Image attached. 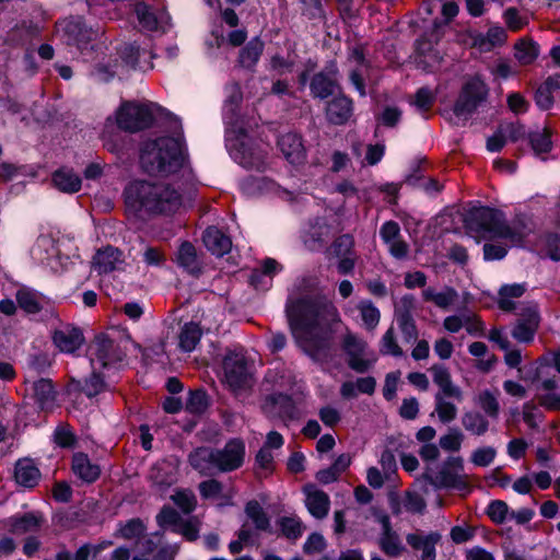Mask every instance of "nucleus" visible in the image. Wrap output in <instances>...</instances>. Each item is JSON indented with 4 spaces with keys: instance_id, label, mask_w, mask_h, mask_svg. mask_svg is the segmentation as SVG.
Instances as JSON below:
<instances>
[{
    "instance_id": "obj_1",
    "label": "nucleus",
    "mask_w": 560,
    "mask_h": 560,
    "mask_svg": "<svg viewBox=\"0 0 560 560\" xmlns=\"http://www.w3.org/2000/svg\"><path fill=\"white\" fill-rule=\"evenodd\" d=\"M287 315L298 346L323 365L331 362L337 352L331 340L339 324L336 306L325 298H303L288 303Z\"/></svg>"
},
{
    "instance_id": "obj_2",
    "label": "nucleus",
    "mask_w": 560,
    "mask_h": 560,
    "mask_svg": "<svg viewBox=\"0 0 560 560\" xmlns=\"http://www.w3.org/2000/svg\"><path fill=\"white\" fill-rule=\"evenodd\" d=\"M140 164L148 174L175 176L180 183L182 191L195 185V175L184 142H143L140 148Z\"/></svg>"
},
{
    "instance_id": "obj_3",
    "label": "nucleus",
    "mask_w": 560,
    "mask_h": 560,
    "mask_svg": "<svg viewBox=\"0 0 560 560\" xmlns=\"http://www.w3.org/2000/svg\"><path fill=\"white\" fill-rule=\"evenodd\" d=\"M125 202L136 211L170 213L182 206L183 192L171 184H151L144 180L131 182L124 191Z\"/></svg>"
},
{
    "instance_id": "obj_4",
    "label": "nucleus",
    "mask_w": 560,
    "mask_h": 560,
    "mask_svg": "<svg viewBox=\"0 0 560 560\" xmlns=\"http://www.w3.org/2000/svg\"><path fill=\"white\" fill-rule=\"evenodd\" d=\"M467 228L483 238H502L512 245H522L532 233L530 223L515 219L506 223L503 214L491 208L471 211L466 220Z\"/></svg>"
},
{
    "instance_id": "obj_5",
    "label": "nucleus",
    "mask_w": 560,
    "mask_h": 560,
    "mask_svg": "<svg viewBox=\"0 0 560 560\" xmlns=\"http://www.w3.org/2000/svg\"><path fill=\"white\" fill-rule=\"evenodd\" d=\"M162 114V107L150 101H122L115 112L120 130L136 133L152 128Z\"/></svg>"
},
{
    "instance_id": "obj_6",
    "label": "nucleus",
    "mask_w": 560,
    "mask_h": 560,
    "mask_svg": "<svg viewBox=\"0 0 560 560\" xmlns=\"http://www.w3.org/2000/svg\"><path fill=\"white\" fill-rule=\"evenodd\" d=\"M489 93L488 84L479 75L468 78L462 84L454 100L450 109V119L455 124L466 122L480 107L486 105Z\"/></svg>"
},
{
    "instance_id": "obj_7",
    "label": "nucleus",
    "mask_w": 560,
    "mask_h": 560,
    "mask_svg": "<svg viewBox=\"0 0 560 560\" xmlns=\"http://www.w3.org/2000/svg\"><path fill=\"white\" fill-rule=\"evenodd\" d=\"M524 380L534 386L536 398L542 407L549 410H560V396L557 393L558 382L555 375H549L548 369L541 368L535 362Z\"/></svg>"
},
{
    "instance_id": "obj_8",
    "label": "nucleus",
    "mask_w": 560,
    "mask_h": 560,
    "mask_svg": "<svg viewBox=\"0 0 560 560\" xmlns=\"http://www.w3.org/2000/svg\"><path fill=\"white\" fill-rule=\"evenodd\" d=\"M125 353L120 347L104 335L97 336L90 346V362L92 369L109 373L120 368Z\"/></svg>"
},
{
    "instance_id": "obj_9",
    "label": "nucleus",
    "mask_w": 560,
    "mask_h": 560,
    "mask_svg": "<svg viewBox=\"0 0 560 560\" xmlns=\"http://www.w3.org/2000/svg\"><path fill=\"white\" fill-rule=\"evenodd\" d=\"M341 347L348 355L349 366L359 373L368 371L376 361L374 352L368 350L366 342L345 328Z\"/></svg>"
},
{
    "instance_id": "obj_10",
    "label": "nucleus",
    "mask_w": 560,
    "mask_h": 560,
    "mask_svg": "<svg viewBox=\"0 0 560 560\" xmlns=\"http://www.w3.org/2000/svg\"><path fill=\"white\" fill-rule=\"evenodd\" d=\"M463 471V459L460 457H448L441 469L430 477V482L435 488L465 491L468 489V483Z\"/></svg>"
},
{
    "instance_id": "obj_11",
    "label": "nucleus",
    "mask_w": 560,
    "mask_h": 560,
    "mask_svg": "<svg viewBox=\"0 0 560 560\" xmlns=\"http://www.w3.org/2000/svg\"><path fill=\"white\" fill-rule=\"evenodd\" d=\"M32 257L39 264L48 267L54 272H61L67 269L68 257H62L54 241L49 237H39L31 249Z\"/></svg>"
},
{
    "instance_id": "obj_12",
    "label": "nucleus",
    "mask_w": 560,
    "mask_h": 560,
    "mask_svg": "<svg viewBox=\"0 0 560 560\" xmlns=\"http://www.w3.org/2000/svg\"><path fill=\"white\" fill-rule=\"evenodd\" d=\"M224 377L231 389L238 394L252 385L245 360L238 354H229L223 361Z\"/></svg>"
},
{
    "instance_id": "obj_13",
    "label": "nucleus",
    "mask_w": 560,
    "mask_h": 560,
    "mask_svg": "<svg viewBox=\"0 0 560 560\" xmlns=\"http://www.w3.org/2000/svg\"><path fill=\"white\" fill-rule=\"evenodd\" d=\"M60 25H62L68 44L75 45L81 50L95 40L100 34L98 30L88 27L80 16H71Z\"/></svg>"
},
{
    "instance_id": "obj_14",
    "label": "nucleus",
    "mask_w": 560,
    "mask_h": 560,
    "mask_svg": "<svg viewBox=\"0 0 560 560\" xmlns=\"http://www.w3.org/2000/svg\"><path fill=\"white\" fill-rule=\"evenodd\" d=\"M540 317L537 305L533 302L524 305L520 313V319L512 330V336L520 342H530L539 326Z\"/></svg>"
},
{
    "instance_id": "obj_15",
    "label": "nucleus",
    "mask_w": 560,
    "mask_h": 560,
    "mask_svg": "<svg viewBox=\"0 0 560 560\" xmlns=\"http://www.w3.org/2000/svg\"><path fill=\"white\" fill-rule=\"evenodd\" d=\"M245 456V445L243 441L233 439L229 441L222 450H214L217 469L230 471L238 468Z\"/></svg>"
},
{
    "instance_id": "obj_16",
    "label": "nucleus",
    "mask_w": 560,
    "mask_h": 560,
    "mask_svg": "<svg viewBox=\"0 0 560 560\" xmlns=\"http://www.w3.org/2000/svg\"><path fill=\"white\" fill-rule=\"evenodd\" d=\"M125 257L121 250L113 246L98 249L92 260V268L98 275L121 271L125 268Z\"/></svg>"
},
{
    "instance_id": "obj_17",
    "label": "nucleus",
    "mask_w": 560,
    "mask_h": 560,
    "mask_svg": "<svg viewBox=\"0 0 560 560\" xmlns=\"http://www.w3.org/2000/svg\"><path fill=\"white\" fill-rule=\"evenodd\" d=\"M256 142H228L230 156L245 168H260L262 156L256 148Z\"/></svg>"
},
{
    "instance_id": "obj_18",
    "label": "nucleus",
    "mask_w": 560,
    "mask_h": 560,
    "mask_svg": "<svg viewBox=\"0 0 560 560\" xmlns=\"http://www.w3.org/2000/svg\"><path fill=\"white\" fill-rule=\"evenodd\" d=\"M256 142H228L230 156L245 168H260L262 156L256 148Z\"/></svg>"
},
{
    "instance_id": "obj_19",
    "label": "nucleus",
    "mask_w": 560,
    "mask_h": 560,
    "mask_svg": "<svg viewBox=\"0 0 560 560\" xmlns=\"http://www.w3.org/2000/svg\"><path fill=\"white\" fill-rule=\"evenodd\" d=\"M52 341L60 352L73 354L83 345L84 337L80 328L66 324L55 329Z\"/></svg>"
},
{
    "instance_id": "obj_20",
    "label": "nucleus",
    "mask_w": 560,
    "mask_h": 560,
    "mask_svg": "<svg viewBox=\"0 0 560 560\" xmlns=\"http://www.w3.org/2000/svg\"><path fill=\"white\" fill-rule=\"evenodd\" d=\"M135 13L141 27L149 32H155L168 23L170 16L164 9L154 8L144 2L135 4Z\"/></svg>"
},
{
    "instance_id": "obj_21",
    "label": "nucleus",
    "mask_w": 560,
    "mask_h": 560,
    "mask_svg": "<svg viewBox=\"0 0 560 560\" xmlns=\"http://www.w3.org/2000/svg\"><path fill=\"white\" fill-rule=\"evenodd\" d=\"M311 93L314 97L327 98L340 90L338 82V70L335 67L325 69L316 74L310 83Z\"/></svg>"
},
{
    "instance_id": "obj_22",
    "label": "nucleus",
    "mask_w": 560,
    "mask_h": 560,
    "mask_svg": "<svg viewBox=\"0 0 560 560\" xmlns=\"http://www.w3.org/2000/svg\"><path fill=\"white\" fill-rule=\"evenodd\" d=\"M325 113L329 122L343 125L353 114V102L346 95L338 94L326 103Z\"/></svg>"
},
{
    "instance_id": "obj_23",
    "label": "nucleus",
    "mask_w": 560,
    "mask_h": 560,
    "mask_svg": "<svg viewBox=\"0 0 560 560\" xmlns=\"http://www.w3.org/2000/svg\"><path fill=\"white\" fill-rule=\"evenodd\" d=\"M25 384L42 409H49L54 406L56 392L50 380L31 381L30 377H26Z\"/></svg>"
},
{
    "instance_id": "obj_24",
    "label": "nucleus",
    "mask_w": 560,
    "mask_h": 560,
    "mask_svg": "<svg viewBox=\"0 0 560 560\" xmlns=\"http://www.w3.org/2000/svg\"><path fill=\"white\" fill-rule=\"evenodd\" d=\"M174 261L178 267L192 276L201 272V261L198 258L195 246L189 242H183L178 247Z\"/></svg>"
},
{
    "instance_id": "obj_25",
    "label": "nucleus",
    "mask_w": 560,
    "mask_h": 560,
    "mask_svg": "<svg viewBox=\"0 0 560 560\" xmlns=\"http://www.w3.org/2000/svg\"><path fill=\"white\" fill-rule=\"evenodd\" d=\"M431 372L434 384H436L440 388L438 394L452 397L457 401L463 400L462 389L453 384L451 374L444 365L435 364L431 368Z\"/></svg>"
},
{
    "instance_id": "obj_26",
    "label": "nucleus",
    "mask_w": 560,
    "mask_h": 560,
    "mask_svg": "<svg viewBox=\"0 0 560 560\" xmlns=\"http://www.w3.org/2000/svg\"><path fill=\"white\" fill-rule=\"evenodd\" d=\"M281 270L277 260L267 258L262 261L261 268L252 272L249 281L256 290H268L271 287L272 278Z\"/></svg>"
},
{
    "instance_id": "obj_27",
    "label": "nucleus",
    "mask_w": 560,
    "mask_h": 560,
    "mask_svg": "<svg viewBox=\"0 0 560 560\" xmlns=\"http://www.w3.org/2000/svg\"><path fill=\"white\" fill-rule=\"evenodd\" d=\"M73 474L83 482L92 483L101 475V468L97 464L92 463L84 453H77L72 458Z\"/></svg>"
},
{
    "instance_id": "obj_28",
    "label": "nucleus",
    "mask_w": 560,
    "mask_h": 560,
    "mask_svg": "<svg viewBox=\"0 0 560 560\" xmlns=\"http://www.w3.org/2000/svg\"><path fill=\"white\" fill-rule=\"evenodd\" d=\"M305 504L308 512L316 518H323L329 511V497L314 486L305 488Z\"/></svg>"
},
{
    "instance_id": "obj_29",
    "label": "nucleus",
    "mask_w": 560,
    "mask_h": 560,
    "mask_svg": "<svg viewBox=\"0 0 560 560\" xmlns=\"http://www.w3.org/2000/svg\"><path fill=\"white\" fill-rule=\"evenodd\" d=\"M330 234V228L323 219H316L304 231L303 242L311 250L319 249Z\"/></svg>"
},
{
    "instance_id": "obj_30",
    "label": "nucleus",
    "mask_w": 560,
    "mask_h": 560,
    "mask_svg": "<svg viewBox=\"0 0 560 560\" xmlns=\"http://www.w3.org/2000/svg\"><path fill=\"white\" fill-rule=\"evenodd\" d=\"M202 240L207 249L219 257L229 253L232 246L230 237L215 226H209L205 231Z\"/></svg>"
},
{
    "instance_id": "obj_31",
    "label": "nucleus",
    "mask_w": 560,
    "mask_h": 560,
    "mask_svg": "<svg viewBox=\"0 0 560 560\" xmlns=\"http://www.w3.org/2000/svg\"><path fill=\"white\" fill-rule=\"evenodd\" d=\"M5 527L13 534H25L37 530L42 524V517L35 513H26L22 516H12L3 521Z\"/></svg>"
},
{
    "instance_id": "obj_32",
    "label": "nucleus",
    "mask_w": 560,
    "mask_h": 560,
    "mask_svg": "<svg viewBox=\"0 0 560 560\" xmlns=\"http://www.w3.org/2000/svg\"><path fill=\"white\" fill-rule=\"evenodd\" d=\"M422 298L427 302H432L442 310H447L458 298V293L451 287H444L440 291L432 287H428L422 291Z\"/></svg>"
},
{
    "instance_id": "obj_33",
    "label": "nucleus",
    "mask_w": 560,
    "mask_h": 560,
    "mask_svg": "<svg viewBox=\"0 0 560 560\" xmlns=\"http://www.w3.org/2000/svg\"><path fill=\"white\" fill-rule=\"evenodd\" d=\"M14 477L18 485L25 488H33L37 485L40 472L32 460L22 459L15 465Z\"/></svg>"
},
{
    "instance_id": "obj_34",
    "label": "nucleus",
    "mask_w": 560,
    "mask_h": 560,
    "mask_svg": "<svg viewBox=\"0 0 560 560\" xmlns=\"http://www.w3.org/2000/svg\"><path fill=\"white\" fill-rule=\"evenodd\" d=\"M202 329L194 322L186 323L178 334V347L184 352H191L200 342Z\"/></svg>"
},
{
    "instance_id": "obj_35",
    "label": "nucleus",
    "mask_w": 560,
    "mask_h": 560,
    "mask_svg": "<svg viewBox=\"0 0 560 560\" xmlns=\"http://www.w3.org/2000/svg\"><path fill=\"white\" fill-rule=\"evenodd\" d=\"M265 48L264 42L259 37L252 38L240 51L238 63L246 69H254Z\"/></svg>"
},
{
    "instance_id": "obj_36",
    "label": "nucleus",
    "mask_w": 560,
    "mask_h": 560,
    "mask_svg": "<svg viewBox=\"0 0 560 560\" xmlns=\"http://www.w3.org/2000/svg\"><path fill=\"white\" fill-rule=\"evenodd\" d=\"M190 465L201 474L210 475L217 469L214 450L210 447H199L189 455Z\"/></svg>"
},
{
    "instance_id": "obj_37",
    "label": "nucleus",
    "mask_w": 560,
    "mask_h": 560,
    "mask_svg": "<svg viewBox=\"0 0 560 560\" xmlns=\"http://www.w3.org/2000/svg\"><path fill=\"white\" fill-rule=\"evenodd\" d=\"M54 185L61 191L72 194L81 188V178L72 170L60 168L52 175Z\"/></svg>"
},
{
    "instance_id": "obj_38",
    "label": "nucleus",
    "mask_w": 560,
    "mask_h": 560,
    "mask_svg": "<svg viewBox=\"0 0 560 560\" xmlns=\"http://www.w3.org/2000/svg\"><path fill=\"white\" fill-rule=\"evenodd\" d=\"M378 545L389 557H398L404 551L401 539L392 526L382 530Z\"/></svg>"
},
{
    "instance_id": "obj_39",
    "label": "nucleus",
    "mask_w": 560,
    "mask_h": 560,
    "mask_svg": "<svg viewBox=\"0 0 560 560\" xmlns=\"http://www.w3.org/2000/svg\"><path fill=\"white\" fill-rule=\"evenodd\" d=\"M155 125H160L168 133L167 140H183L184 129L182 120L162 107V114L159 116V120Z\"/></svg>"
},
{
    "instance_id": "obj_40",
    "label": "nucleus",
    "mask_w": 560,
    "mask_h": 560,
    "mask_svg": "<svg viewBox=\"0 0 560 560\" xmlns=\"http://www.w3.org/2000/svg\"><path fill=\"white\" fill-rule=\"evenodd\" d=\"M462 424L466 431L474 435H483L489 429V421L479 411L470 410L463 415Z\"/></svg>"
},
{
    "instance_id": "obj_41",
    "label": "nucleus",
    "mask_w": 560,
    "mask_h": 560,
    "mask_svg": "<svg viewBox=\"0 0 560 560\" xmlns=\"http://www.w3.org/2000/svg\"><path fill=\"white\" fill-rule=\"evenodd\" d=\"M539 55V46L532 39H520L514 45V57L523 66L533 63Z\"/></svg>"
},
{
    "instance_id": "obj_42",
    "label": "nucleus",
    "mask_w": 560,
    "mask_h": 560,
    "mask_svg": "<svg viewBox=\"0 0 560 560\" xmlns=\"http://www.w3.org/2000/svg\"><path fill=\"white\" fill-rule=\"evenodd\" d=\"M524 284H506L503 285L499 291V306L503 311H512L515 307V303L513 302L514 298H520L525 292Z\"/></svg>"
},
{
    "instance_id": "obj_43",
    "label": "nucleus",
    "mask_w": 560,
    "mask_h": 560,
    "mask_svg": "<svg viewBox=\"0 0 560 560\" xmlns=\"http://www.w3.org/2000/svg\"><path fill=\"white\" fill-rule=\"evenodd\" d=\"M366 329L373 330L380 323V310L370 300H362L357 306Z\"/></svg>"
},
{
    "instance_id": "obj_44",
    "label": "nucleus",
    "mask_w": 560,
    "mask_h": 560,
    "mask_svg": "<svg viewBox=\"0 0 560 560\" xmlns=\"http://www.w3.org/2000/svg\"><path fill=\"white\" fill-rule=\"evenodd\" d=\"M436 100V91L431 90L428 86H422L417 90L413 101L410 102L417 110L425 115L431 110Z\"/></svg>"
},
{
    "instance_id": "obj_45",
    "label": "nucleus",
    "mask_w": 560,
    "mask_h": 560,
    "mask_svg": "<svg viewBox=\"0 0 560 560\" xmlns=\"http://www.w3.org/2000/svg\"><path fill=\"white\" fill-rule=\"evenodd\" d=\"M245 512L257 530H268L270 521L264 509L257 501H250L246 504Z\"/></svg>"
},
{
    "instance_id": "obj_46",
    "label": "nucleus",
    "mask_w": 560,
    "mask_h": 560,
    "mask_svg": "<svg viewBox=\"0 0 560 560\" xmlns=\"http://www.w3.org/2000/svg\"><path fill=\"white\" fill-rule=\"evenodd\" d=\"M475 402L483 410V412L493 419H497L500 411V404L497 396L489 389L480 392L475 397Z\"/></svg>"
},
{
    "instance_id": "obj_47",
    "label": "nucleus",
    "mask_w": 560,
    "mask_h": 560,
    "mask_svg": "<svg viewBox=\"0 0 560 560\" xmlns=\"http://www.w3.org/2000/svg\"><path fill=\"white\" fill-rule=\"evenodd\" d=\"M107 375H109V373L105 371L92 369V374L85 381L83 386L85 395L88 397H94L105 390L107 388V384L104 378Z\"/></svg>"
},
{
    "instance_id": "obj_48",
    "label": "nucleus",
    "mask_w": 560,
    "mask_h": 560,
    "mask_svg": "<svg viewBox=\"0 0 560 560\" xmlns=\"http://www.w3.org/2000/svg\"><path fill=\"white\" fill-rule=\"evenodd\" d=\"M353 151L358 155H360L362 151H365L364 161L369 165H375L382 160L385 152V147L380 142H376L374 144L369 143L366 145L365 142H357L353 148Z\"/></svg>"
},
{
    "instance_id": "obj_49",
    "label": "nucleus",
    "mask_w": 560,
    "mask_h": 560,
    "mask_svg": "<svg viewBox=\"0 0 560 560\" xmlns=\"http://www.w3.org/2000/svg\"><path fill=\"white\" fill-rule=\"evenodd\" d=\"M447 396L436 394L434 397L435 412L443 423L452 422L457 416V407L446 399Z\"/></svg>"
},
{
    "instance_id": "obj_50",
    "label": "nucleus",
    "mask_w": 560,
    "mask_h": 560,
    "mask_svg": "<svg viewBox=\"0 0 560 560\" xmlns=\"http://www.w3.org/2000/svg\"><path fill=\"white\" fill-rule=\"evenodd\" d=\"M521 144L520 149L523 154L530 153L541 161L556 156L553 154V142H521Z\"/></svg>"
},
{
    "instance_id": "obj_51",
    "label": "nucleus",
    "mask_w": 560,
    "mask_h": 560,
    "mask_svg": "<svg viewBox=\"0 0 560 560\" xmlns=\"http://www.w3.org/2000/svg\"><path fill=\"white\" fill-rule=\"evenodd\" d=\"M380 352L384 355L402 357L404 351L397 342L395 330L389 327L380 341Z\"/></svg>"
},
{
    "instance_id": "obj_52",
    "label": "nucleus",
    "mask_w": 560,
    "mask_h": 560,
    "mask_svg": "<svg viewBox=\"0 0 560 560\" xmlns=\"http://www.w3.org/2000/svg\"><path fill=\"white\" fill-rule=\"evenodd\" d=\"M145 530V526L140 518H132L118 525L116 536L125 539L140 538Z\"/></svg>"
},
{
    "instance_id": "obj_53",
    "label": "nucleus",
    "mask_w": 560,
    "mask_h": 560,
    "mask_svg": "<svg viewBox=\"0 0 560 560\" xmlns=\"http://www.w3.org/2000/svg\"><path fill=\"white\" fill-rule=\"evenodd\" d=\"M16 301L20 307L27 313H37L40 310L37 294L30 289H19L16 292Z\"/></svg>"
},
{
    "instance_id": "obj_54",
    "label": "nucleus",
    "mask_w": 560,
    "mask_h": 560,
    "mask_svg": "<svg viewBox=\"0 0 560 560\" xmlns=\"http://www.w3.org/2000/svg\"><path fill=\"white\" fill-rule=\"evenodd\" d=\"M120 58V68L135 67L140 56V48L136 44L124 43L117 48Z\"/></svg>"
},
{
    "instance_id": "obj_55",
    "label": "nucleus",
    "mask_w": 560,
    "mask_h": 560,
    "mask_svg": "<svg viewBox=\"0 0 560 560\" xmlns=\"http://www.w3.org/2000/svg\"><path fill=\"white\" fill-rule=\"evenodd\" d=\"M199 491L206 499H231L232 491L224 492L223 486L217 480H207L199 485Z\"/></svg>"
},
{
    "instance_id": "obj_56",
    "label": "nucleus",
    "mask_w": 560,
    "mask_h": 560,
    "mask_svg": "<svg viewBox=\"0 0 560 560\" xmlns=\"http://www.w3.org/2000/svg\"><path fill=\"white\" fill-rule=\"evenodd\" d=\"M284 158L291 164H300L305 158L303 142H278Z\"/></svg>"
},
{
    "instance_id": "obj_57",
    "label": "nucleus",
    "mask_w": 560,
    "mask_h": 560,
    "mask_svg": "<svg viewBox=\"0 0 560 560\" xmlns=\"http://www.w3.org/2000/svg\"><path fill=\"white\" fill-rule=\"evenodd\" d=\"M540 250L552 260H560V236L547 234L539 242Z\"/></svg>"
},
{
    "instance_id": "obj_58",
    "label": "nucleus",
    "mask_w": 560,
    "mask_h": 560,
    "mask_svg": "<svg viewBox=\"0 0 560 560\" xmlns=\"http://www.w3.org/2000/svg\"><path fill=\"white\" fill-rule=\"evenodd\" d=\"M464 441V434L458 429H451L439 440L441 448L447 452H458Z\"/></svg>"
},
{
    "instance_id": "obj_59",
    "label": "nucleus",
    "mask_w": 560,
    "mask_h": 560,
    "mask_svg": "<svg viewBox=\"0 0 560 560\" xmlns=\"http://www.w3.org/2000/svg\"><path fill=\"white\" fill-rule=\"evenodd\" d=\"M170 466L166 463H158L154 465L150 472V478L158 486H170L174 482L175 478L172 471L168 470Z\"/></svg>"
},
{
    "instance_id": "obj_60",
    "label": "nucleus",
    "mask_w": 560,
    "mask_h": 560,
    "mask_svg": "<svg viewBox=\"0 0 560 560\" xmlns=\"http://www.w3.org/2000/svg\"><path fill=\"white\" fill-rule=\"evenodd\" d=\"M208 407L207 395L203 390L197 389L189 393L186 400V410L190 413H202Z\"/></svg>"
},
{
    "instance_id": "obj_61",
    "label": "nucleus",
    "mask_w": 560,
    "mask_h": 560,
    "mask_svg": "<svg viewBox=\"0 0 560 560\" xmlns=\"http://www.w3.org/2000/svg\"><path fill=\"white\" fill-rule=\"evenodd\" d=\"M280 527L283 535L289 539H296L302 536L304 527L301 521L294 516L282 517Z\"/></svg>"
},
{
    "instance_id": "obj_62",
    "label": "nucleus",
    "mask_w": 560,
    "mask_h": 560,
    "mask_svg": "<svg viewBox=\"0 0 560 560\" xmlns=\"http://www.w3.org/2000/svg\"><path fill=\"white\" fill-rule=\"evenodd\" d=\"M497 451L492 446H482L476 448L470 456V462L478 467H487L493 463Z\"/></svg>"
},
{
    "instance_id": "obj_63",
    "label": "nucleus",
    "mask_w": 560,
    "mask_h": 560,
    "mask_svg": "<svg viewBox=\"0 0 560 560\" xmlns=\"http://www.w3.org/2000/svg\"><path fill=\"white\" fill-rule=\"evenodd\" d=\"M119 68L120 65L118 59L106 63H98L93 70V75L101 82H108L118 72Z\"/></svg>"
},
{
    "instance_id": "obj_64",
    "label": "nucleus",
    "mask_w": 560,
    "mask_h": 560,
    "mask_svg": "<svg viewBox=\"0 0 560 560\" xmlns=\"http://www.w3.org/2000/svg\"><path fill=\"white\" fill-rule=\"evenodd\" d=\"M173 502L184 512L190 513L196 506V498L191 491L179 490L172 495Z\"/></svg>"
}]
</instances>
